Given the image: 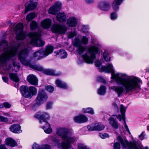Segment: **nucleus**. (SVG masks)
Masks as SVG:
<instances>
[{"label":"nucleus","instance_id":"f257e3e1","mask_svg":"<svg viewBox=\"0 0 149 149\" xmlns=\"http://www.w3.org/2000/svg\"><path fill=\"white\" fill-rule=\"evenodd\" d=\"M100 70L101 72L111 73V78L119 85L111 86L109 88L113 91L118 97L122 96L125 93L135 91L139 87V84L141 82L140 79L135 76H129L123 73H114L111 64L109 63L107 66H102Z\"/></svg>","mask_w":149,"mask_h":149},{"label":"nucleus","instance_id":"f03ea898","mask_svg":"<svg viewBox=\"0 0 149 149\" xmlns=\"http://www.w3.org/2000/svg\"><path fill=\"white\" fill-rule=\"evenodd\" d=\"M22 46H24V48L19 52L18 58L23 64L28 65L29 64V62L25 59L28 54V50L26 48L28 47L27 45L24 46L23 43H18L16 45L9 47L6 41L3 40L1 42H0V51L4 52L0 57V63L5 70L8 71L10 69V65H7L6 61L14 60L18 50L22 48Z\"/></svg>","mask_w":149,"mask_h":149},{"label":"nucleus","instance_id":"7ed1b4c3","mask_svg":"<svg viewBox=\"0 0 149 149\" xmlns=\"http://www.w3.org/2000/svg\"><path fill=\"white\" fill-rule=\"evenodd\" d=\"M88 42V39L85 36H83L81 40L77 37L75 38V46L78 47V51L79 54H81L86 50V52L82 55V57L87 63L92 64L96 58V55L99 53L101 45L95 39L92 40L93 45L86 48L82 46L83 43L87 44Z\"/></svg>","mask_w":149,"mask_h":149},{"label":"nucleus","instance_id":"20e7f679","mask_svg":"<svg viewBox=\"0 0 149 149\" xmlns=\"http://www.w3.org/2000/svg\"><path fill=\"white\" fill-rule=\"evenodd\" d=\"M56 134L61 137L63 142L60 143L59 139H56L52 136H50V138L54 144L59 149H74L70 144L74 141V139L72 136L71 134L68 132V129L63 127L58 128L56 132Z\"/></svg>","mask_w":149,"mask_h":149},{"label":"nucleus","instance_id":"39448f33","mask_svg":"<svg viewBox=\"0 0 149 149\" xmlns=\"http://www.w3.org/2000/svg\"><path fill=\"white\" fill-rule=\"evenodd\" d=\"M118 142H116L113 144L114 149H120V146L119 143L121 144L124 148L128 149H142L141 147L135 141L129 142L126 140H123L120 136H118L117 138ZM145 149H148V147H146Z\"/></svg>","mask_w":149,"mask_h":149},{"label":"nucleus","instance_id":"423d86ee","mask_svg":"<svg viewBox=\"0 0 149 149\" xmlns=\"http://www.w3.org/2000/svg\"><path fill=\"white\" fill-rule=\"evenodd\" d=\"M40 36V33L39 32L30 33L29 34V36L31 38L30 44L38 47L43 46L45 44V42L41 39Z\"/></svg>","mask_w":149,"mask_h":149},{"label":"nucleus","instance_id":"0eeeda50","mask_svg":"<svg viewBox=\"0 0 149 149\" xmlns=\"http://www.w3.org/2000/svg\"><path fill=\"white\" fill-rule=\"evenodd\" d=\"M22 95L26 98H31L33 95H35L37 93V90L33 86L28 87L26 86H22L20 88Z\"/></svg>","mask_w":149,"mask_h":149},{"label":"nucleus","instance_id":"6e6552de","mask_svg":"<svg viewBox=\"0 0 149 149\" xmlns=\"http://www.w3.org/2000/svg\"><path fill=\"white\" fill-rule=\"evenodd\" d=\"M54 47L51 45L47 46L45 49H41L35 52L33 54L34 57L36 58L38 60L45 58L53 52Z\"/></svg>","mask_w":149,"mask_h":149},{"label":"nucleus","instance_id":"1a4fd4ad","mask_svg":"<svg viewBox=\"0 0 149 149\" xmlns=\"http://www.w3.org/2000/svg\"><path fill=\"white\" fill-rule=\"evenodd\" d=\"M23 25L21 23H19L16 25L14 29L16 32L17 40H23L25 37L26 33L23 32Z\"/></svg>","mask_w":149,"mask_h":149},{"label":"nucleus","instance_id":"9d476101","mask_svg":"<svg viewBox=\"0 0 149 149\" xmlns=\"http://www.w3.org/2000/svg\"><path fill=\"white\" fill-rule=\"evenodd\" d=\"M35 117L40 119V124L48 123L47 120L50 118L49 114L47 112L44 111H39L35 115Z\"/></svg>","mask_w":149,"mask_h":149},{"label":"nucleus","instance_id":"9b49d317","mask_svg":"<svg viewBox=\"0 0 149 149\" xmlns=\"http://www.w3.org/2000/svg\"><path fill=\"white\" fill-rule=\"evenodd\" d=\"M48 98V96L45 91L42 90H40L36 99V104L38 105H40L46 101Z\"/></svg>","mask_w":149,"mask_h":149},{"label":"nucleus","instance_id":"f8f14e48","mask_svg":"<svg viewBox=\"0 0 149 149\" xmlns=\"http://www.w3.org/2000/svg\"><path fill=\"white\" fill-rule=\"evenodd\" d=\"M52 32L58 34H62L65 33L67 30V28L64 25H61L59 24H53L51 28Z\"/></svg>","mask_w":149,"mask_h":149},{"label":"nucleus","instance_id":"ddd939ff","mask_svg":"<svg viewBox=\"0 0 149 149\" xmlns=\"http://www.w3.org/2000/svg\"><path fill=\"white\" fill-rule=\"evenodd\" d=\"M62 3L60 1H57L54 3V5L49 9L48 13L50 14H55L60 10L61 7Z\"/></svg>","mask_w":149,"mask_h":149},{"label":"nucleus","instance_id":"4468645a","mask_svg":"<svg viewBox=\"0 0 149 149\" xmlns=\"http://www.w3.org/2000/svg\"><path fill=\"white\" fill-rule=\"evenodd\" d=\"M37 2L36 1H30L25 4V14L26 13L30 10L35 9L37 6Z\"/></svg>","mask_w":149,"mask_h":149},{"label":"nucleus","instance_id":"2eb2a0df","mask_svg":"<svg viewBox=\"0 0 149 149\" xmlns=\"http://www.w3.org/2000/svg\"><path fill=\"white\" fill-rule=\"evenodd\" d=\"M97 7L100 9L104 11H107L111 8L109 3L106 1H102L97 4Z\"/></svg>","mask_w":149,"mask_h":149},{"label":"nucleus","instance_id":"dca6fc26","mask_svg":"<svg viewBox=\"0 0 149 149\" xmlns=\"http://www.w3.org/2000/svg\"><path fill=\"white\" fill-rule=\"evenodd\" d=\"M10 130L14 133H20L22 132L21 126L18 124H14L11 125L9 128Z\"/></svg>","mask_w":149,"mask_h":149},{"label":"nucleus","instance_id":"f3484780","mask_svg":"<svg viewBox=\"0 0 149 149\" xmlns=\"http://www.w3.org/2000/svg\"><path fill=\"white\" fill-rule=\"evenodd\" d=\"M126 109V108L122 104L121 105L120 111L121 115L120 114L118 115H113L112 116H116L120 121H121L122 119L124 120V118H125V113Z\"/></svg>","mask_w":149,"mask_h":149},{"label":"nucleus","instance_id":"a211bd4d","mask_svg":"<svg viewBox=\"0 0 149 149\" xmlns=\"http://www.w3.org/2000/svg\"><path fill=\"white\" fill-rule=\"evenodd\" d=\"M88 118L85 115L81 114L75 116V122L79 123H86L88 121Z\"/></svg>","mask_w":149,"mask_h":149},{"label":"nucleus","instance_id":"6ab92c4d","mask_svg":"<svg viewBox=\"0 0 149 149\" xmlns=\"http://www.w3.org/2000/svg\"><path fill=\"white\" fill-rule=\"evenodd\" d=\"M27 80L31 84L36 85L38 84V79L37 77L32 74L28 75L27 77Z\"/></svg>","mask_w":149,"mask_h":149},{"label":"nucleus","instance_id":"aec40b11","mask_svg":"<svg viewBox=\"0 0 149 149\" xmlns=\"http://www.w3.org/2000/svg\"><path fill=\"white\" fill-rule=\"evenodd\" d=\"M55 84L57 87L60 88L64 89L68 88L67 84L65 82L59 79H56L55 81Z\"/></svg>","mask_w":149,"mask_h":149},{"label":"nucleus","instance_id":"412c9836","mask_svg":"<svg viewBox=\"0 0 149 149\" xmlns=\"http://www.w3.org/2000/svg\"><path fill=\"white\" fill-rule=\"evenodd\" d=\"M54 53L56 55H58V57L61 58H66L68 55L67 53L64 50L60 49L55 51Z\"/></svg>","mask_w":149,"mask_h":149},{"label":"nucleus","instance_id":"4be33fe9","mask_svg":"<svg viewBox=\"0 0 149 149\" xmlns=\"http://www.w3.org/2000/svg\"><path fill=\"white\" fill-rule=\"evenodd\" d=\"M109 124L113 128L117 129L119 124L118 122L116 121L112 116L111 117L108 119Z\"/></svg>","mask_w":149,"mask_h":149},{"label":"nucleus","instance_id":"5701e85b","mask_svg":"<svg viewBox=\"0 0 149 149\" xmlns=\"http://www.w3.org/2000/svg\"><path fill=\"white\" fill-rule=\"evenodd\" d=\"M52 23L51 20L50 19H46L41 22V25L42 27L45 29H48Z\"/></svg>","mask_w":149,"mask_h":149},{"label":"nucleus","instance_id":"b1692460","mask_svg":"<svg viewBox=\"0 0 149 149\" xmlns=\"http://www.w3.org/2000/svg\"><path fill=\"white\" fill-rule=\"evenodd\" d=\"M6 143L7 145L12 147H14L17 145V142L11 138H8L6 139Z\"/></svg>","mask_w":149,"mask_h":149},{"label":"nucleus","instance_id":"393cba45","mask_svg":"<svg viewBox=\"0 0 149 149\" xmlns=\"http://www.w3.org/2000/svg\"><path fill=\"white\" fill-rule=\"evenodd\" d=\"M45 125L42 126L41 128L43 129L45 132L46 134H49L52 132V129L50 125L48 123H45Z\"/></svg>","mask_w":149,"mask_h":149},{"label":"nucleus","instance_id":"a878e982","mask_svg":"<svg viewBox=\"0 0 149 149\" xmlns=\"http://www.w3.org/2000/svg\"><path fill=\"white\" fill-rule=\"evenodd\" d=\"M56 19L57 20L60 22H64L66 19L65 15L64 13H60L57 14Z\"/></svg>","mask_w":149,"mask_h":149},{"label":"nucleus","instance_id":"bb28decb","mask_svg":"<svg viewBox=\"0 0 149 149\" xmlns=\"http://www.w3.org/2000/svg\"><path fill=\"white\" fill-rule=\"evenodd\" d=\"M32 148L33 149H51L50 146L47 145H43L39 148V145L36 143L33 144Z\"/></svg>","mask_w":149,"mask_h":149},{"label":"nucleus","instance_id":"cd10ccee","mask_svg":"<svg viewBox=\"0 0 149 149\" xmlns=\"http://www.w3.org/2000/svg\"><path fill=\"white\" fill-rule=\"evenodd\" d=\"M81 111L84 113H88L91 115H93L95 113V111L93 108L91 107H87L83 108Z\"/></svg>","mask_w":149,"mask_h":149},{"label":"nucleus","instance_id":"c85d7f7f","mask_svg":"<svg viewBox=\"0 0 149 149\" xmlns=\"http://www.w3.org/2000/svg\"><path fill=\"white\" fill-rule=\"evenodd\" d=\"M106 88L105 86H102L98 89L97 93L99 95H104L106 92Z\"/></svg>","mask_w":149,"mask_h":149},{"label":"nucleus","instance_id":"c756f323","mask_svg":"<svg viewBox=\"0 0 149 149\" xmlns=\"http://www.w3.org/2000/svg\"><path fill=\"white\" fill-rule=\"evenodd\" d=\"M90 29V27L88 25H84L83 26L80 25L77 29L79 31H81L83 32H88V30Z\"/></svg>","mask_w":149,"mask_h":149},{"label":"nucleus","instance_id":"7c9ffc66","mask_svg":"<svg viewBox=\"0 0 149 149\" xmlns=\"http://www.w3.org/2000/svg\"><path fill=\"white\" fill-rule=\"evenodd\" d=\"M43 72L45 74L48 75H54L56 74H55V70L53 69H45L43 70Z\"/></svg>","mask_w":149,"mask_h":149},{"label":"nucleus","instance_id":"2f4dec72","mask_svg":"<svg viewBox=\"0 0 149 149\" xmlns=\"http://www.w3.org/2000/svg\"><path fill=\"white\" fill-rule=\"evenodd\" d=\"M10 79L17 82L19 81V79L16 73H11L9 74Z\"/></svg>","mask_w":149,"mask_h":149},{"label":"nucleus","instance_id":"473e14b6","mask_svg":"<svg viewBox=\"0 0 149 149\" xmlns=\"http://www.w3.org/2000/svg\"><path fill=\"white\" fill-rule=\"evenodd\" d=\"M95 130L101 131L104 128V126L100 123H95Z\"/></svg>","mask_w":149,"mask_h":149},{"label":"nucleus","instance_id":"72a5a7b5","mask_svg":"<svg viewBox=\"0 0 149 149\" xmlns=\"http://www.w3.org/2000/svg\"><path fill=\"white\" fill-rule=\"evenodd\" d=\"M67 24L70 26H73L74 25V17L69 18L67 21Z\"/></svg>","mask_w":149,"mask_h":149},{"label":"nucleus","instance_id":"f704fd0d","mask_svg":"<svg viewBox=\"0 0 149 149\" xmlns=\"http://www.w3.org/2000/svg\"><path fill=\"white\" fill-rule=\"evenodd\" d=\"M77 149H90L84 144L79 143L77 145Z\"/></svg>","mask_w":149,"mask_h":149},{"label":"nucleus","instance_id":"c9c22d12","mask_svg":"<svg viewBox=\"0 0 149 149\" xmlns=\"http://www.w3.org/2000/svg\"><path fill=\"white\" fill-rule=\"evenodd\" d=\"M103 57L104 59L106 61H110V57L109 54L107 51H105L103 54Z\"/></svg>","mask_w":149,"mask_h":149},{"label":"nucleus","instance_id":"e433bc0d","mask_svg":"<svg viewBox=\"0 0 149 149\" xmlns=\"http://www.w3.org/2000/svg\"><path fill=\"white\" fill-rule=\"evenodd\" d=\"M35 14L34 13H31L28 15L26 17V19L28 22H29L34 19L35 16Z\"/></svg>","mask_w":149,"mask_h":149},{"label":"nucleus","instance_id":"4c0bfd02","mask_svg":"<svg viewBox=\"0 0 149 149\" xmlns=\"http://www.w3.org/2000/svg\"><path fill=\"white\" fill-rule=\"evenodd\" d=\"M13 66L14 68L12 69V70H15V72H17L20 68L19 64L17 62H13Z\"/></svg>","mask_w":149,"mask_h":149},{"label":"nucleus","instance_id":"58836bf2","mask_svg":"<svg viewBox=\"0 0 149 149\" xmlns=\"http://www.w3.org/2000/svg\"><path fill=\"white\" fill-rule=\"evenodd\" d=\"M30 27L31 30H35L38 27V24L36 22L32 21L31 23Z\"/></svg>","mask_w":149,"mask_h":149},{"label":"nucleus","instance_id":"ea45409f","mask_svg":"<svg viewBox=\"0 0 149 149\" xmlns=\"http://www.w3.org/2000/svg\"><path fill=\"white\" fill-rule=\"evenodd\" d=\"M118 17L117 13L116 11L113 12L111 14V19L112 20L116 19Z\"/></svg>","mask_w":149,"mask_h":149},{"label":"nucleus","instance_id":"a19ab883","mask_svg":"<svg viewBox=\"0 0 149 149\" xmlns=\"http://www.w3.org/2000/svg\"><path fill=\"white\" fill-rule=\"evenodd\" d=\"M45 88L48 91L51 93L54 90V87L51 85L46 86Z\"/></svg>","mask_w":149,"mask_h":149},{"label":"nucleus","instance_id":"79ce46f5","mask_svg":"<svg viewBox=\"0 0 149 149\" xmlns=\"http://www.w3.org/2000/svg\"><path fill=\"white\" fill-rule=\"evenodd\" d=\"M87 128L89 130L93 131L95 130V123L92 124L91 125H88Z\"/></svg>","mask_w":149,"mask_h":149},{"label":"nucleus","instance_id":"37998d69","mask_svg":"<svg viewBox=\"0 0 149 149\" xmlns=\"http://www.w3.org/2000/svg\"><path fill=\"white\" fill-rule=\"evenodd\" d=\"M53 102H48L46 105V109H52L53 107Z\"/></svg>","mask_w":149,"mask_h":149},{"label":"nucleus","instance_id":"c03bdc74","mask_svg":"<svg viewBox=\"0 0 149 149\" xmlns=\"http://www.w3.org/2000/svg\"><path fill=\"white\" fill-rule=\"evenodd\" d=\"M100 137L102 139H105L109 136L108 134L106 133H100Z\"/></svg>","mask_w":149,"mask_h":149},{"label":"nucleus","instance_id":"a18cd8bd","mask_svg":"<svg viewBox=\"0 0 149 149\" xmlns=\"http://www.w3.org/2000/svg\"><path fill=\"white\" fill-rule=\"evenodd\" d=\"M8 119L6 118L3 117V116H0V121L1 122H6L8 121Z\"/></svg>","mask_w":149,"mask_h":149},{"label":"nucleus","instance_id":"49530a36","mask_svg":"<svg viewBox=\"0 0 149 149\" xmlns=\"http://www.w3.org/2000/svg\"><path fill=\"white\" fill-rule=\"evenodd\" d=\"M85 3L88 5H91L94 2V0H84Z\"/></svg>","mask_w":149,"mask_h":149},{"label":"nucleus","instance_id":"de8ad7c7","mask_svg":"<svg viewBox=\"0 0 149 149\" xmlns=\"http://www.w3.org/2000/svg\"><path fill=\"white\" fill-rule=\"evenodd\" d=\"M3 105V107H5L8 108H10L11 107L10 104L7 102L4 103Z\"/></svg>","mask_w":149,"mask_h":149},{"label":"nucleus","instance_id":"09e8293b","mask_svg":"<svg viewBox=\"0 0 149 149\" xmlns=\"http://www.w3.org/2000/svg\"><path fill=\"white\" fill-rule=\"evenodd\" d=\"M97 80L99 81L102 82H104L105 81L104 79L102 77L100 76L98 77H97Z\"/></svg>","mask_w":149,"mask_h":149},{"label":"nucleus","instance_id":"8fccbe9b","mask_svg":"<svg viewBox=\"0 0 149 149\" xmlns=\"http://www.w3.org/2000/svg\"><path fill=\"white\" fill-rule=\"evenodd\" d=\"M102 63L100 61H97L95 62V66L97 67H100Z\"/></svg>","mask_w":149,"mask_h":149},{"label":"nucleus","instance_id":"3c124183","mask_svg":"<svg viewBox=\"0 0 149 149\" xmlns=\"http://www.w3.org/2000/svg\"><path fill=\"white\" fill-rule=\"evenodd\" d=\"M2 78L3 81L5 82H7L8 81V78L5 76H3L2 77Z\"/></svg>","mask_w":149,"mask_h":149},{"label":"nucleus","instance_id":"603ef678","mask_svg":"<svg viewBox=\"0 0 149 149\" xmlns=\"http://www.w3.org/2000/svg\"><path fill=\"white\" fill-rule=\"evenodd\" d=\"M124 122V124H125V129L128 131H129V130L128 129V126H127V125L126 124V122H125V118H124V120H123Z\"/></svg>","mask_w":149,"mask_h":149},{"label":"nucleus","instance_id":"864d4df0","mask_svg":"<svg viewBox=\"0 0 149 149\" xmlns=\"http://www.w3.org/2000/svg\"><path fill=\"white\" fill-rule=\"evenodd\" d=\"M124 122V124H125V129L128 131H129V130L128 129V126H127V125L126 124V122H125V118H124V120H123Z\"/></svg>","mask_w":149,"mask_h":149},{"label":"nucleus","instance_id":"5fc2aeb1","mask_svg":"<svg viewBox=\"0 0 149 149\" xmlns=\"http://www.w3.org/2000/svg\"><path fill=\"white\" fill-rule=\"evenodd\" d=\"M139 137L140 139L142 140L144 139V136L143 135V133H142L139 136Z\"/></svg>","mask_w":149,"mask_h":149},{"label":"nucleus","instance_id":"6e6d98bb","mask_svg":"<svg viewBox=\"0 0 149 149\" xmlns=\"http://www.w3.org/2000/svg\"><path fill=\"white\" fill-rule=\"evenodd\" d=\"M74 36V33H71L69 35V37L70 38H73Z\"/></svg>","mask_w":149,"mask_h":149},{"label":"nucleus","instance_id":"4d7b16f0","mask_svg":"<svg viewBox=\"0 0 149 149\" xmlns=\"http://www.w3.org/2000/svg\"><path fill=\"white\" fill-rule=\"evenodd\" d=\"M113 105L115 109H118V107L117 105L115 102H114L113 103Z\"/></svg>","mask_w":149,"mask_h":149},{"label":"nucleus","instance_id":"13d9d810","mask_svg":"<svg viewBox=\"0 0 149 149\" xmlns=\"http://www.w3.org/2000/svg\"><path fill=\"white\" fill-rule=\"evenodd\" d=\"M75 27L76 25L77 24H79V22L78 19H77L75 18Z\"/></svg>","mask_w":149,"mask_h":149},{"label":"nucleus","instance_id":"bf43d9fd","mask_svg":"<svg viewBox=\"0 0 149 149\" xmlns=\"http://www.w3.org/2000/svg\"><path fill=\"white\" fill-rule=\"evenodd\" d=\"M0 149H7L4 145L0 146Z\"/></svg>","mask_w":149,"mask_h":149},{"label":"nucleus","instance_id":"052dcab7","mask_svg":"<svg viewBox=\"0 0 149 149\" xmlns=\"http://www.w3.org/2000/svg\"><path fill=\"white\" fill-rule=\"evenodd\" d=\"M3 107V104H0V108H2Z\"/></svg>","mask_w":149,"mask_h":149},{"label":"nucleus","instance_id":"680f3d73","mask_svg":"<svg viewBox=\"0 0 149 149\" xmlns=\"http://www.w3.org/2000/svg\"><path fill=\"white\" fill-rule=\"evenodd\" d=\"M147 129L148 130H149V126L147 127Z\"/></svg>","mask_w":149,"mask_h":149},{"label":"nucleus","instance_id":"e2e57ef3","mask_svg":"<svg viewBox=\"0 0 149 149\" xmlns=\"http://www.w3.org/2000/svg\"><path fill=\"white\" fill-rule=\"evenodd\" d=\"M73 45H74V43H73Z\"/></svg>","mask_w":149,"mask_h":149},{"label":"nucleus","instance_id":"0e129e2a","mask_svg":"<svg viewBox=\"0 0 149 149\" xmlns=\"http://www.w3.org/2000/svg\"><path fill=\"white\" fill-rule=\"evenodd\" d=\"M75 36H76V32H75Z\"/></svg>","mask_w":149,"mask_h":149},{"label":"nucleus","instance_id":"69168bd1","mask_svg":"<svg viewBox=\"0 0 149 149\" xmlns=\"http://www.w3.org/2000/svg\"><path fill=\"white\" fill-rule=\"evenodd\" d=\"M8 115H8V114H7V116H8Z\"/></svg>","mask_w":149,"mask_h":149},{"label":"nucleus","instance_id":"338daca9","mask_svg":"<svg viewBox=\"0 0 149 149\" xmlns=\"http://www.w3.org/2000/svg\"><path fill=\"white\" fill-rule=\"evenodd\" d=\"M148 84H149V83H148Z\"/></svg>","mask_w":149,"mask_h":149}]
</instances>
